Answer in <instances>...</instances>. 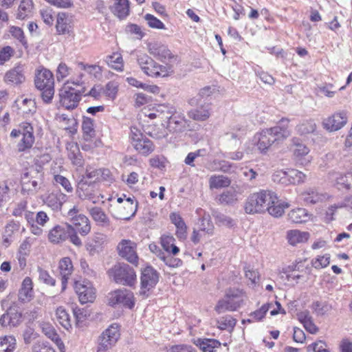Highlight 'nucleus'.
I'll return each instance as SVG.
<instances>
[{"mask_svg":"<svg viewBox=\"0 0 352 352\" xmlns=\"http://www.w3.org/2000/svg\"><path fill=\"white\" fill-rule=\"evenodd\" d=\"M316 130V124L314 120H306L297 126V131L300 135L313 133Z\"/></svg>","mask_w":352,"mask_h":352,"instance_id":"nucleus-55","label":"nucleus"},{"mask_svg":"<svg viewBox=\"0 0 352 352\" xmlns=\"http://www.w3.org/2000/svg\"><path fill=\"white\" fill-rule=\"evenodd\" d=\"M74 289L82 304L92 302L96 298V289L88 280L76 281Z\"/></svg>","mask_w":352,"mask_h":352,"instance_id":"nucleus-14","label":"nucleus"},{"mask_svg":"<svg viewBox=\"0 0 352 352\" xmlns=\"http://www.w3.org/2000/svg\"><path fill=\"white\" fill-rule=\"evenodd\" d=\"M120 337V326L113 323L100 335L98 339V351H106L117 343Z\"/></svg>","mask_w":352,"mask_h":352,"instance_id":"nucleus-8","label":"nucleus"},{"mask_svg":"<svg viewBox=\"0 0 352 352\" xmlns=\"http://www.w3.org/2000/svg\"><path fill=\"white\" fill-rule=\"evenodd\" d=\"M109 276L116 283L133 286L136 282V274L132 267L127 264L118 263L108 271Z\"/></svg>","mask_w":352,"mask_h":352,"instance_id":"nucleus-6","label":"nucleus"},{"mask_svg":"<svg viewBox=\"0 0 352 352\" xmlns=\"http://www.w3.org/2000/svg\"><path fill=\"white\" fill-rule=\"evenodd\" d=\"M170 219L176 227L177 236L179 239H185L187 236V226L181 215L177 212H173L170 214Z\"/></svg>","mask_w":352,"mask_h":352,"instance_id":"nucleus-30","label":"nucleus"},{"mask_svg":"<svg viewBox=\"0 0 352 352\" xmlns=\"http://www.w3.org/2000/svg\"><path fill=\"white\" fill-rule=\"evenodd\" d=\"M129 140L134 149L144 156L150 155L155 149L153 142L135 126L130 128Z\"/></svg>","mask_w":352,"mask_h":352,"instance_id":"nucleus-5","label":"nucleus"},{"mask_svg":"<svg viewBox=\"0 0 352 352\" xmlns=\"http://www.w3.org/2000/svg\"><path fill=\"white\" fill-rule=\"evenodd\" d=\"M77 194L82 199L92 200L94 197V186L87 184H81L77 188Z\"/></svg>","mask_w":352,"mask_h":352,"instance_id":"nucleus-48","label":"nucleus"},{"mask_svg":"<svg viewBox=\"0 0 352 352\" xmlns=\"http://www.w3.org/2000/svg\"><path fill=\"white\" fill-rule=\"evenodd\" d=\"M175 239L173 236L163 235L161 237V244L164 250L173 255H176L179 252V248L175 245Z\"/></svg>","mask_w":352,"mask_h":352,"instance_id":"nucleus-39","label":"nucleus"},{"mask_svg":"<svg viewBox=\"0 0 352 352\" xmlns=\"http://www.w3.org/2000/svg\"><path fill=\"white\" fill-rule=\"evenodd\" d=\"M245 133V129L240 124H236L231 127L226 134L232 140H239Z\"/></svg>","mask_w":352,"mask_h":352,"instance_id":"nucleus-60","label":"nucleus"},{"mask_svg":"<svg viewBox=\"0 0 352 352\" xmlns=\"http://www.w3.org/2000/svg\"><path fill=\"white\" fill-rule=\"evenodd\" d=\"M82 129L85 140H91L96 135L94 120L89 117L83 116Z\"/></svg>","mask_w":352,"mask_h":352,"instance_id":"nucleus-36","label":"nucleus"},{"mask_svg":"<svg viewBox=\"0 0 352 352\" xmlns=\"http://www.w3.org/2000/svg\"><path fill=\"white\" fill-rule=\"evenodd\" d=\"M288 185L290 184H300L305 182L306 175L296 169H288L287 171Z\"/></svg>","mask_w":352,"mask_h":352,"instance_id":"nucleus-44","label":"nucleus"},{"mask_svg":"<svg viewBox=\"0 0 352 352\" xmlns=\"http://www.w3.org/2000/svg\"><path fill=\"white\" fill-rule=\"evenodd\" d=\"M291 150L293 153L294 158L297 162L303 166H305L309 163L311 160L309 158H305V157L309 153V148L302 142H300L299 140H292Z\"/></svg>","mask_w":352,"mask_h":352,"instance_id":"nucleus-18","label":"nucleus"},{"mask_svg":"<svg viewBox=\"0 0 352 352\" xmlns=\"http://www.w3.org/2000/svg\"><path fill=\"white\" fill-rule=\"evenodd\" d=\"M330 263V255L325 254L322 256H318L312 259L311 265L316 269H322L327 267Z\"/></svg>","mask_w":352,"mask_h":352,"instance_id":"nucleus-56","label":"nucleus"},{"mask_svg":"<svg viewBox=\"0 0 352 352\" xmlns=\"http://www.w3.org/2000/svg\"><path fill=\"white\" fill-rule=\"evenodd\" d=\"M113 14L120 19H124L130 12L129 0H115L112 9Z\"/></svg>","mask_w":352,"mask_h":352,"instance_id":"nucleus-35","label":"nucleus"},{"mask_svg":"<svg viewBox=\"0 0 352 352\" xmlns=\"http://www.w3.org/2000/svg\"><path fill=\"white\" fill-rule=\"evenodd\" d=\"M56 120L64 129L69 131L71 133H76L77 121L74 117H68L66 114H58L56 115Z\"/></svg>","mask_w":352,"mask_h":352,"instance_id":"nucleus-34","label":"nucleus"},{"mask_svg":"<svg viewBox=\"0 0 352 352\" xmlns=\"http://www.w3.org/2000/svg\"><path fill=\"white\" fill-rule=\"evenodd\" d=\"M210 104L205 103L196 109L189 111L188 116L190 118L196 121H205L210 118Z\"/></svg>","mask_w":352,"mask_h":352,"instance_id":"nucleus-31","label":"nucleus"},{"mask_svg":"<svg viewBox=\"0 0 352 352\" xmlns=\"http://www.w3.org/2000/svg\"><path fill=\"white\" fill-rule=\"evenodd\" d=\"M311 216L305 208H297L288 212L287 219L293 223H304L310 219Z\"/></svg>","mask_w":352,"mask_h":352,"instance_id":"nucleus-28","label":"nucleus"},{"mask_svg":"<svg viewBox=\"0 0 352 352\" xmlns=\"http://www.w3.org/2000/svg\"><path fill=\"white\" fill-rule=\"evenodd\" d=\"M77 65L80 70L86 72L95 78L99 77L102 74V69L98 65H89L83 62H78Z\"/></svg>","mask_w":352,"mask_h":352,"instance_id":"nucleus-51","label":"nucleus"},{"mask_svg":"<svg viewBox=\"0 0 352 352\" xmlns=\"http://www.w3.org/2000/svg\"><path fill=\"white\" fill-rule=\"evenodd\" d=\"M19 109L23 115L28 116L36 111V103L32 99L25 98L19 104Z\"/></svg>","mask_w":352,"mask_h":352,"instance_id":"nucleus-52","label":"nucleus"},{"mask_svg":"<svg viewBox=\"0 0 352 352\" xmlns=\"http://www.w3.org/2000/svg\"><path fill=\"white\" fill-rule=\"evenodd\" d=\"M58 268L61 276H69L73 271V265L70 258L64 257L60 259Z\"/></svg>","mask_w":352,"mask_h":352,"instance_id":"nucleus-53","label":"nucleus"},{"mask_svg":"<svg viewBox=\"0 0 352 352\" xmlns=\"http://www.w3.org/2000/svg\"><path fill=\"white\" fill-rule=\"evenodd\" d=\"M56 29L58 34L71 35L73 34V25L72 19L65 12H60L57 15Z\"/></svg>","mask_w":352,"mask_h":352,"instance_id":"nucleus-22","label":"nucleus"},{"mask_svg":"<svg viewBox=\"0 0 352 352\" xmlns=\"http://www.w3.org/2000/svg\"><path fill=\"white\" fill-rule=\"evenodd\" d=\"M107 65L112 69L122 72L124 69V62L122 55L120 53L115 52L106 58Z\"/></svg>","mask_w":352,"mask_h":352,"instance_id":"nucleus-40","label":"nucleus"},{"mask_svg":"<svg viewBox=\"0 0 352 352\" xmlns=\"http://www.w3.org/2000/svg\"><path fill=\"white\" fill-rule=\"evenodd\" d=\"M120 83L116 80L108 82L102 88V93L109 100H114L119 89Z\"/></svg>","mask_w":352,"mask_h":352,"instance_id":"nucleus-46","label":"nucleus"},{"mask_svg":"<svg viewBox=\"0 0 352 352\" xmlns=\"http://www.w3.org/2000/svg\"><path fill=\"white\" fill-rule=\"evenodd\" d=\"M137 62L142 71L152 78L166 77L173 72L170 65H161L144 53L138 56Z\"/></svg>","mask_w":352,"mask_h":352,"instance_id":"nucleus-2","label":"nucleus"},{"mask_svg":"<svg viewBox=\"0 0 352 352\" xmlns=\"http://www.w3.org/2000/svg\"><path fill=\"white\" fill-rule=\"evenodd\" d=\"M310 234L308 232H303L298 230H291L287 232V239L291 245H296L298 243H303L308 241Z\"/></svg>","mask_w":352,"mask_h":352,"instance_id":"nucleus-32","label":"nucleus"},{"mask_svg":"<svg viewBox=\"0 0 352 352\" xmlns=\"http://www.w3.org/2000/svg\"><path fill=\"white\" fill-rule=\"evenodd\" d=\"M239 307L238 301H234L232 296L228 297V292H226L224 298L218 301L214 309L220 314L226 311H235Z\"/></svg>","mask_w":352,"mask_h":352,"instance_id":"nucleus-24","label":"nucleus"},{"mask_svg":"<svg viewBox=\"0 0 352 352\" xmlns=\"http://www.w3.org/2000/svg\"><path fill=\"white\" fill-rule=\"evenodd\" d=\"M347 122L344 111L337 112L323 120L324 128L329 131H336L343 127Z\"/></svg>","mask_w":352,"mask_h":352,"instance_id":"nucleus-17","label":"nucleus"},{"mask_svg":"<svg viewBox=\"0 0 352 352\" xmlns=\"http://www.w3.org/2000/svg\"><path fill=\"white\" fill-rule=\"evenodd\" d=\"M236 324V320L230 315L217 320V326L221 330H232Z\"/></svg>","mask_w":352,"mask_h":352,"instance_id":"nucleus-50","label":"nucleus"},{"mask_svg":"<svg viewBox=\"0 0 352 352\" xmlns=\"http://www.w3.org/2000/svg\"><path fill=\"white\" fill-rule=\"evenodd\" d=\"M217 199L222 204H233L238 200V192L234 189H229L219 195Z\"/></svg>","mask_w":352,"mask_h":352,"instance_id":"nucleus-43","label":"nucleus"},{"mask_svg":"<svg viewBox=\"0 0 352 352\" xmlns=\"http://www.w3.org/2000/svg\"><path fill=\"white\" fill-rule=\"evenodd\" d=\"M14 50L10 46H6L0 50V65H3L14 55Z\"/></svg>","mask_w":352,"mask_h":352,"instance_id":"nucleus-64","label":"nucleus"},{"mask_svg":"<svg viewBox=\"0 0 352 352\" xmlns=\"http://www.w3.org/2000/svg\"><path fill=\"white\" fill-rule=\"evenodd\" d=\"M109 303L112 306L117 304H122L131 309L135 304L133 293L126 289L114 291L109 294Z\"/></svg>","mask_w":352,"mask_h":352,"instance_id":"nucleus-16","label":"nucleus"},{"mask_svg":"<svg viewBox=\"0 0 352 352\" xmlns=\"http://www.w3.org/2000/svg\"><path fill=\"white\" fill-rule=\"evenodd\" d=\"M311 309L317 316H324L332 309L331 304L327 301H315L312 303Z\"/></svg>","mask_w":352,"mask_h":352,"instance_id":"nucleus-47","label":"nucleus"},{"mask_svg":"<svg viewBox=\"0 0 352 352\" xmlns=\"http://www.w3.org/2000/svg\"><path fill=\"white\" fill-rule=\"evenodd\" d=\"M19 300L21 302H30L33 298V283L30 277H25L19 291Z\"/></svg>","mask_w":352,"mask_h":352,"instance_id":"nucleus-25","label":"nucleus"},{"mask_svg":"<svg viewBox=\"0 0 352 352\" xmlns=\"http://www.w3.org/2000/svg\"><path fill=\"white\" fill-rule=\"evenodd\" d=\"M33 9L32 0H21L16 14V18L19 20L30 18L32 14Z\"/></svg>","mask_w":352,"mask_h":352,"instance_id":"nucleus-33","label":"nucleus"},{"mask_svg":"<svg viewBox=\"0 0 352 352\" xmlns=\"http://www.w3.org/2000/svg\"><path fill=\"white\" fill-rule=\"evenodd\" d=\"M197 345L203 352H218L221 347L220 342L215 339H199Z\"/></svg>","mask_w":352,"mask_h":352,"instance_id":"nucleus-37","label":"nucleus"},{"mask_svg":"<svg viewBox=\"0 0 352 352\" xmlns=\"http://www.w3.org/2000/svg\"><path fill=\"white\" fill-rule=\"evenodd\" d=\"M287 171L283 170H276L272 175V179L274 182L278 183L285 186H288Z\"/></svg>","mask_w":352,"mask_h":352,"instance_id":"nucleus-61","label":"nucleus"},{"mask_svg":"<svg viewBox=\"0 0 352 352\" xmlns=\"http://www.w3.org/2000/svg\"><path fill=\"white\" fill-rule=\"evenodd\" d=\"M56 319L65 329L72 327L69 314L63 307H58L56 310Z\"/></svg>","mask_w":352,"mask_h":352,"instance_id":"nucleus-42","label":"nucleus"},{"mask_svg":"<svg viewBox=\"0 0 352 352\" xmlns=\"http://www.w3.org/2000/svg\"><path fill=\"white\" fill-rule=\"evenodd\" d=\"M119 255L129 263L138 265V256L136 252L137 245L135 242L122 239L117 247Z\"/></svg>","mask_w":352,"mask_h":352,"instance_id":"nucleus-15","label":"nucleus"},{"mask_svg":"<svg viewBox=\"0 0 352 352\" xmlns=\"http://www.w3.org/2000/svg\"><path fill=\"white\" fill-rule=\"evenodd\" d=\"M123 208L126 209V214L120 215L118 218L122 219H129L131 217H133L135 214L137 208V202H135L133 199L128 197L125 199L123 203Z\"/></svg>","mask_w":352,"mask_h":352,"instance_id":"nucleus-49","label":"nucleus"},{"mask_svg":"<svg viewBox=\"0 0 352 352\" xmlns=\"http://www.w3.org/2000/svg\"><path fill=\"white\" fill-rule=\"evenodd\" d=\"M72 68L68 67L65 63H60L56 70V79L58 82L68 77L72 73Z\"/></svg>","mask_w":352,"mask_h":352,"instance_id":"nucleus-59","label":"nucleus"},{"mask_svg":"<svg viewBox=\"0 0 352 352\" xmlns=\"http://www.w3.org/2000/svg\"><path fill=\"white\" fill-rule=\"evenodd\" d=\"M168 119V128L175 132L184 131L188 126V121L182 115H174L172 116H166Z\"/></svg>","mask_w":352,"mask_h":352,"instance_id":"nucleus-29","label":"nucleus"},{"mask_svg":"<svg viewBox=\"0 0 352 352\" xmlns=\"http://www.w3.org/2000/svg\"><path fill=\"white\" fill-rule=\"evenodd\" d=\"M231 180L227 176L222 175H212L209 179V186L210 188H226L230 185Z\"/></svg>","mask_w":352,"mask_h":352,"instance_id":"nucleus-38","label":"nucleus"},{"mask_svg":"<svg viewBox=\"0 0 352 352\" xmlns=\"http://www.w3.org/2000/svg\"><path fill=\"white\" fill-rule=\"evenodd\" d=\"M144 19L148 25L153 29L165 30V25L157 18L151 14H146L144 16Z\"/></svg>","mask_w":352,"mask_h":352,"instance_id":"nucleus-57","label":"nucleus"},{"mask_svg":"<svg viewBox=\"0 0 352 352\" xmlns=\"http://www.w3.org/2000/svg\"><path fill=\"white\" fill-rule=\"evenodd\" d=\"M330 179L335 182V185L338 189H349L352 186L351 173H347L344 175L333 173L330 175Z\"/></svg>","mask_w":352,"mask_h":352,"instance_id":"nucleus-27","label":"nucleus"},{"mask_svg":"<svg viewBox=\"0 0 352 352\" xmlns=\"http://www.w3.org/2000/svg\"><path fill=\"white\" fill-rule=\"evenodd\" d=\"M84 74L80 73L76 76H72L67 80L59 90V102L62 107L67 109H75L80 100L84 91H77L71 87V85L80 86L82 85Z\"/></svg>","mask_w":352,"mask_h":352,"instance_id":"nucleus-1","label":"nucleus"},{"mask_svg":"<svg viewBox=\"0 0 352 352\" xmlns=\"http://www.w3.org/2000/svg\"><path fill=\"white\" fill-rule=\"evenodd\" d=\"M43 178V173L39 168H30L21 176L22 192L33 195L40 188Z\"/></svg>","mask_w":352,"mask_h":352,"instance_id":"nucleus-7","label":"nucleus"},{"mask_svg":"<svg viewBox=\"0 0 352 352\" xmlns=\"http://www.w3.org/2000/svg\"><path fill=\"white\" fill-rule=\"evenodd\" d=\"M228 292V297L232 296V298L234 301H238V304L239 307H241V304L243 302L244 299L245 298V293L243 290L239 289H229L227 290Z\"/></svg>","mask_w":352,"mask_h":352,"instance_id":"nucleus-62","label":"nucleus"},{"mask_svg":"<svg viewBox=\"0 0 352 352\" xmlns=\"http://www.w3.org/2000/svg\"><path fill=\"white\" fill-rule=\"evenodd\" d=\"M10 137L19 138L16 142V149L19 153L28 152L33 146L35 141L34 129L29 122L21 123L17 129H14L10 133Z\"/></svg>","mask_w":352,"mask_h":352,"instance_id":"nucleus-4","label":"nucleus"},{"mask_svg":"<svg viewBox=\"0 0 352 352\" xmlns=\"http://www.w3.org/2000/svg\"><path fill=\"white\" fill-rule=\"evenodd\" d=\"M288 122L287 119H282L280 125L272 127L265 131V138H267V142H265V149H267L266 144L270 146L276 142L283 140L289 135V131L287 129Z\"/></svg>","mask_w":352,"mask_h":352,"instance_id":"nucleus-12","label":"nucleus"},{"mask_svg":"<svg viewBox=\"0 0 352 352\" xmlns=\"http://www.w3.org/2000/svg\"><path fill=\"white\" fill-rule=\"evenodd\" d=\"M78 212V208L74 206L68 211L67 217L71 219L72 226L76 232L82 235H87L91 230L89 221L84 214H77Z\"/></svg>","mask_w":352,"mask_h":352,"instance_id":"nucleus-13","label":"nucleus"},{"mask_svg":"<svg viewBox=\"0 0 352 352\" xmlns=\"http://www.w3.org/2000/svg\"><path fill=\"white\" fill-rule=\"evenodd\" d=\"M67 200V196L60 190L53 191L45 199V204L55 211L61 209L64 203Z\"/></svg>","mask_w":352,"mask_h":352,"instance_id":"nucleus-21","label":"nucleus"},{"mask_svg":"<svg viewBox=\"0 0 352 352\" xmlns=\"http://www.w3.org/2000/svg\"><path fill=\"white\" fill-rule=\"evenodd\" d=\"M16 348V340L13 336L0 337V352H14Z\"/></svg>","mask_w":352,"mask_h":352,"instance_id":"nucleus-41","label":"nucleus"},{"mask_svg":"<svg viewBox=\"0 0 352 352\" xmlns=\"http://www.w3.org/2000/svg\"><path fill=\"white\" fill-rule=\"evenodd\" d=\"M53 175V184L54 185H59L68 193L73 192V187L69 180L61 175L58 174L56 171L52 172Z\"/></svg>","mask_w":352,"mask_h":352,"instance_id":"nucleus-45","label":"nucleus"},{"mask_svg":"<svg viewBox=\"0 0 352 352\" xmlns=\"http://www.w3.org/2000/svg\"><path fill=\"white\" fill-rule=\"evenodd\" d=\"M147 50L151 55L165 63V65H170V64L177 59V56L172 53L168 47L161 42L148 43Z\"/></svg>","mask_w":352,"mask_h":352,"instance_id":"nucleus-9","label":"nucleus"},{"mask_svg":"<svg viewBox=\"0 0 352 352\" xmlns=\"http://www.w3.org/2000/svg\"><path fill=\"white\" fill-rule=\"evenodd\" d=\"M10 322V326L16 327L21 322L22 315L14 308H10L6 312Z\"/></svg>","mask_w":352,"mask_h":352,"instance_id":"nucleus-58","label":"nucleus"},{"mask_svg":"<svg viewBox=\"0 0 352 352\" xmlns=\"http://www.w3.org/2000/svg\"><path fill=\"white\" fill-rule=\"evenodd\" d=\"M25 79L23 68L21 65L8 71L5 75V81L12 85H19L24 82Z\"/></svg>","mask_w":352,"mask_h":352,"instance_id":"nucleus-26","label":"nucleus"},{"mask_svg":"<svg viewBox=\"0 0 352 352\" xmlns=\"http://www.w3.org/2000/svg\"><path fill=\"white\" fill-rule=\"evenodd\" d=\"M90 213L93 219L98 223H104L108 221L107 215L100 208H93Z\"/></svg>","mask_w":352,"mask_h":352,"instance_id":"nucleus-63","label":"nucleus"},{"mask_svg":"<svg viewBox=\"0 0 352 352\" xmlns=\"http://www.w3.org/2000/svg\"><path fill=\"white\" fill-rule=\"evenodd\" d=\"M36 89L41 91L43 102L49 104L54 95V79L53 74L47 69L42 68L36 71L34 78Z\"/></svg>","mask_w":352,"mask_h":352,"instance_id":"nucleus-3","label":"nucleus"},{"mask_svg":"<svg viewBox=\"0 0 352 352\" xmlns=\"http://www.w3.org/2000/svg\"><path fill=\"white\" fill-rule=\"evenodd\" d=\"M263 204L264 192L261 191L254 193L248 199L245 206V212L249 214L262 212L263 210Z\"/></svg>","mask_w":352,"mask_h":352,"instance_id":"nucleus-19","label":"nucleus"},{"mask_svg":"<svg viewBox=\"0 0 352 352\" xmlns=\"http://www.w3.org/2000/svg\"><path fill=\"white\" fill-rule=\"evenodd\" d=\"M316 90L318 94L323 95L328 98H333L335 96V94H336L335 87L331 83H325L320 86H318Z\"/></svg>","mask_w":352,"mask_h":352,"instance_id":"nucleus-54","label":"nucleus"},{"mask_svg":"<svg viewBox=\"0 0 352 352\" xmlns=\"http://www.w3.org/2000/svg\"><path fill=\"white\" fill-rule=\"evenodd\" d=\"M305 204H316L329 199L327 194L319 192L316 188H308L300 195Z\"/></svg>","mask_w":352,"mask_h":352,"instance_id":"nucleus-20","label":"nucleus"},{"mask_svg":"<svg viewBox=\"0 0 352 352\" xmlns=\"http://www.w3.org/2000/svg\"><path fill=\"white\" fill-rule=\"evenodd\" d=\"M267 201V210L268 213L274 217H279L284 213L285 209L289 207V203L280 199L277 195L269 191L265 192V202Z\"/></svg>","mask_w":352,"mask_h":352,"instance_id":"nucleus-10","label":"nucleus"},{"mask_svg":"<svg viewBox=\"0 0 352 352\" xmlns=\"http://www.w3.org/2000/svg\"><path fill=\"white\" fill-rule=\"evenodd\" d=\"M68 223L65 226L57 225L52 228L48 234V239L51 243H59L68 239Z\"/></svg>","mask_w":352,"mask_h":352,"instance_id":"nucleus-23","label":"nucleus"},{"mask_svg":"<svg viewBox=\"0 0 352 352\" xmlns=\"http://www.w3.org/2000/svg\"><path fill=\"white\" fill-rule=\"evenodd\" d=\"M158 280V273L155 270L150 266L145 267L142 272L140 295L147 297L148 292L156 285Z\"/></svg>","mask_w":352,"mask_h":352,"instance_id":"nucleus-11","label":"nucleus"}]
</instances>
